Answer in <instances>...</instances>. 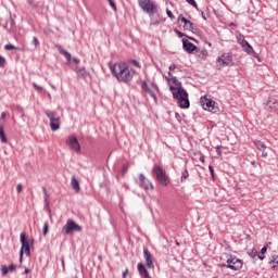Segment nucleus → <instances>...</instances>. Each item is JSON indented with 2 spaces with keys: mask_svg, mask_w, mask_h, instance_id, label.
<instances>
[{
  "mask_svg": "<svg viewBox=\"0 0 278 278\" xmlns=\"http://www.w3.org/2000/svg\"><path fill=\"white\" fill-rule=\"evenodd\" d=\"M166 12H167V16H169V18H173V12L168 9L166 10Z\"/></svg>",
  "mask_w": 278,
  "mask_h": 278,
  "instance_id": "nucleus-44",
  "label": "nucleus"
},
{
  "mask_svg": "<svg viewBox=\"0 0 278 278\" xmlns=\"http://www.w3.org/2000/svg\"><path fill=\"white\" fill-rule=\"evenodd\" d=\"M5 116H7L5 112H2L0 118L3 121L5 119Z\"/></svg>",
  "mask_w": 278,
  "mask_h": 278,
  "instance_id": "nucleus-47",
  "label": "nucleus"
},
{
  "mask_svg": "<svg viewBox=\"0 0 278 278\" xmlns=\"http://www.w3.org/2000/svg\"><path fill=\"white\" fill-rule=\"evenodd\" d=\"M267 249H268L267 247H263L261 249V255H264L266 253Z\"/></svg>",
  "mask_w": 278,
  "mask_h": 278,
  "instance_id": "nucleus-43",
  "label": "nucleus"
},
{
  "mask_svg": "<svg viewBox=\"0 0 278 278\" xmlns=\"http://www.w3.org/2000/svg\"><path fill=\"white\" fill-rule=\"evenodd\" d=\"M33 45H34V47H38L40 45V41L38 40L37 37L33 38Z\"/></svg>",
  "mask_w": 278,
  "mask_h": 278,
  "instance_id": "nucleus-37",
  "label": "nucleus"
},
{
  "mask_svg": "<svg viewBox=\"0 0 278 278\" xmlns=\"http://www.w3.org/2000/svg\"><path fill=\"white\" fill-rule=\"evenodd\" d=\"M67 147L72 149L73 151H76V153H79L81 151V146L79 144V141L77 140V137L75 135H72L66 140Z\"/></svg>",
  "mask_w": 278,
  "mask_h": 278,
  "instance_id": "nucleus-14",
  "label": "nucleus"
},
{
  "mask_svg": "<svg viewBox=\"0 0 278 278\" xmlns=\"http://www.w3.org/2000/svg\"><path fill=\"white\" fill-rule=\"evenodd\" d=\"M178 23H180V25H182L184 29H186L187 31H195L197 30V26H194V23L190 22L184 15L178 16Z\"/></svg>",
  "mask_w": 278,
  "mask_h": 278,
  "instance_id": "nucleus-13",
  "label": "nucleus"
},
{
  "mask_svg": "<svg viewBox=\"0 0 278 278\" xmlns=\"http://www.w3.org/2000/svg\"><path fill=\"white\" fill-rule=\"evenodd\" d=\"M4 49H5V51H14V50H16V47L13 45H5Z\"/></svg>",
  "mask_w": 278,
  "mask_h": 278,
  "instance_id": "nucleus-31",
  "label": "nucleus"
},
{
  "mask_svg": "<svg viewBox=\"0 0 278 278\" xmlns=\"http://www.w3.org/2000/svg\"><path fill=\"white\" fill-rule=\"evenodd\" d=\"M200 103L203 108V110H206L207 112H218V106H216V102L212 100V98H208L206 96L201 97Z\"/></svg>",
  "mask_w": 278,
  "mask_h": 278,
  "instance_id": "nucleus-7",
  "label": "nucleus"
},
{
  "mask_svg": "<svg viewBox=\"0 0 278 278\" xmlns=\"http://www.w3.org/2000/svg\"><path fill=\"white\" fill-rule=\"evenodd\" d=\"M0 140L4 144L8 142V138L5 137V132L3 131V125H0Z\"/></svg>",
  "mask_w": 278,
  "mask_h": 278,
  "instance_id": "nucleus-26",
  "label": "nucleus"
},
{
  "mask_svg": "<svg viewBox=\"0 0 278 278\" xmlns=\"http://www.w3.org/2000/svg\"><path fill=\"white\" fill-rule=\"evenodd\" d=\"M253 143L258 151H262V157H268V152H266V143L261 140H254Z\"/></svg>",
  "mask_w": 278,
  "mask_h": 278,
  "instance_id": "nucleus-18",
  "label": "nucleus"
},
{
  "mask_svg": "<svg viewBox=\"0 0 278 278\" xmlns=\"http://www.w3.org/2000/svg\"><path fill=\"white\" fill-rule=\"evenodd\" d=\"M20 242L22 244V248L20 250L21 260H23L24 253H25V255H27V257H29V255H31V252L29 251V247H31V244H34V239H27L25 232H21Z\"/></svg>",
  "mask_w": 278,
  "mask_h": 278,
  "instance_id": "nucleus-3",
  "label": "nucleus"
},
{
  "mask_svg": "<svg viewBox=\"0 0 278 278\" xmlns=\"http://www.w3.org/2000/svg\"><path fill=\"white\" fill-rule=\"evenodd\" d=\"M243 51L248 53V55H253L255 53V50H253V46L249 43V41H244V43L241 45Z\"/></svg>",
  "mask_w": 278,
  "mask_h": 278,
  "instance_id": "nucleus-21",
  "label": "nucleus"
},
{
  "mask_svg": "<svg viewBox=\"0 0 278 278\" xmlns=\"http://www.w3.org/2000/svg\"><path fill=\"white\" fill-rule=\"evenodd\" d=\"M135 65L138 66V67L140 66V64H138V62H136V61H135Z\"/></svg>",
  "mask_w": 278,
  "mask_h": 278,
  "instance_id": "nucleus-54",
  "label": "nucleus"
},
{
  "mask_svg": "<svg viewBox=\"0 0 278 278\" xmlns=\"http://www.w3.org/2000/svg\"><path fill=\"white\" fill-rule=\"evenodd\" d=\"M230 62H233V56L231 55V53L224 52L216 59V68L218 71H223L225 66H229Z\"/></svg>",
  "mask_w": 278,
  "mask_h": 278,
  "instance_id": "nucleus-6",
  "label": "nucleus"
},
{
  "mask_svg": "<svg viewBox=\"0 0 278 278\" xmlns=\"http://www.w3.org/2000/svg\"><path fill=\"white\" fill-rule=\"evenodd\" d=\"M226 268H230V270H240L242 268V260L237 258L236 256H229L227 258V265L223 264Z\"/></svg>",
  "mask_w": 278,
  "mask_h": 278,
  "instance_id": "nucleus-11",
  "label": "nucleus"
},
{
  "mask_svg": "<svg viewBox=\"0 0 278 278\" xmlns=\"http://www.w3.org/2000/svg\"><path fill=\"white\" fill-rule=\"evenodd\" d=\"M173 71H175V65H170L169 72L167 74H164L163 77L166 84L169 86V90L173 97H175V76H173Z\"/></svg>",
  "mask_w": 278,
  "mask_h": 278,
  "instance_id": "nucleus-9",
  "label": "nucleus"
},
{
  "mask_svg": "<svg viewBox=\"0 0 278 278\" xmlns=\"http://www.w3.org/2000/svg\"><path fill=\"white\" fill-rule=\"evenodd\" d=\"M195 52L198 53L197 54L198 62H205V60H207L208 52L206 49L200 50L198 48V50H195Z\"/></svg>",
  "mask_w": 278,
  "mask_h": 278,
  "instance_id": "nucleus-20",
  "label": "nucleus"
},
{
  "mask_svg": "<svg viewBox=\"0 0 278 278\" xmlns=\"http://www.w3.org/2000/svg\"><path fill=\"white\" fill-rule=\"evenodd\" d=\"M237 40L239 42V45H244L247 39H244L242 34L237 35Z\"/></svg>",
  "mask_w": 278,
  "mask_h": 278,
  "instance_id": "nucleus-29",
  "label": "nucleus"
},
{
  "mask_svg": "<svg viewBox=\"0 0 278 278\" xmlns=\"http://www.w3.org/2000/svg\"><path fill=\"white\" fill-rule=\"evenodd\" d=\"M108 2L110 3V5H111V8H112L113 10H116V4L114 3V1L108 0Z\"/></svg>",
  "mask_w": 278,
  "mask_h": 278,
  "instance_id": "nucleus-40",
  "label": "nucleus"
},
{
  "mask_svg": "<svg viewBox=\"0 0 278 278\" xmlns=\"http://www.w3.org/2000/svg\"><path fill=\"white\" fill-rule=\"evenodd\" d=\"M137 184L143 190H153V184H151V181L146 176H143V174L139 175Z\"/></svg>",
  "mask_w": 278,
  "mask_h": 278,
  "instance_id": "nucleus-15",
  "label": "nucleus"
},
{
  "mask_svg": "<svg viewBox=\"0 0 278 278\" xmlns=\"http://www.w3.org/2000/svg\"><path fill=\"white\" fill-rule=\"evenodd\" d=\"M265 110L267 112H277L278 111V101L275 98H269L265 103Z\"/></svg>",
  "mask_w": 278,
  "mask_h": 278,
  "instance_id": "nucleus-17",
  "label": "nucleus"
},
{
  "mask_svg": "<svg viewBox=\"0 0 278 278\" xmlns=\"http://www.w3.org/2000/svg\"><path fill=\"white\" fill-rule=\"evenodd\" d=\"M269 266H270V268H278V255L277 254L271 255V257L269 258Z\"/></svg>",
  "mask_w": 278,
  "mask_h": 278,
  "instance_id": "nucleus-23",
  "label": "nucleus"
},
{
  "mask_svg": "<svg viewBox=\"0 0 278 278\" xmlns=\"http://www.w3.org/2000/svg\"><path fill=\"white\" fill-rule=\"evenodd\" d=\"M46 116L50 121L51 131H58V129H60V116L55 115V112L52 111H46Z\"/></svg>",
  "mask_w": 278,
  "mask_h": 278,
  "instance_id": "nucleus-8",
  "label": "nucleus"
},
{
  "mask_svg": "<svg viewBox=\"0 0 278 278\" xmlns=\"http://www.w3.org/2000/svg\"><path fill=\"white\" fill-rule=\"evenodd\" d=\"M33 87L35 88V90L37 91V92H42V90H43V88L42 87H40L38 84H36V83H33Z\"/></svg>",
  "mask_w": 278,
  "mask_h": 278,
  "instance_id": "nucleus-32",
  "label": "nucleus"
},
{
  "mask_svg": "<svg viewBox=\"0 0 278 278\" xmlns=\"http://www.w3.org/2000/svg\"><path fill=\"white\" fill-rule=\"evenodd\" d=\"M216 153L217 155H223V152L220 151V146L216 147Z\"/></svg>",
  "mask_w": 278,
  "mask_h": 278,
  "instance_id": "nucleus-41",
  "label": "nucleus"
},
{
  "mask_svg": "<svg viewBox=\"0 0 278 278\" xmlns=\"http://www.w3.org/2000/svg\"><path fill=\"white\" fill-rule=\"evenodd\" d=\"M188 177H190V174L188 173V169H185L181 174L180 181L184 184V181H186V179H188Z\"/></svg>",
  "mask_w": 278,
  "mask_h": 278,
  "instance_id": "nucleus-28",
  "label": "nucleus"
},
{
  "mask_svg": "<svg viewBox=\"0 0 278 278\" xmlns=\"http://www.w3.org/2000/svg\"><path fill=\"white\" fill-rule=\"evenodd\" d=\"M175 99L180 110H188L190 108V98L188 91L181 85V81L175 80Z\"/></svg>",
  "mask_w": 278,
  "mask_h": 278,
  "instance_id": "nucleus-2",
  "label": "nucleus"
},
{
  "mask_svg": "<svg viewBox=\"0 0 278 278\" xmlns=\"http://www.w3.org/2000/svg\"><path fill=\"white\" fill-rule=\"evenodd\" d=\"M111 73L122 84H129L136 75V71L127 63H115L111 66Z\"/></svg>",
  "mask_w": 278,
  "mask_h": 278,
  "instance_id": "nucleus-1",
  "label": "nucleus"
},
{
  "mask_svg": "<svg viewBox=\"0 0 278 278\" xmlns=\"http://www.w3.org/2000/svg\"><path fill=\"white\" fill-rule=\"evenodd\" d=\"M127 273H129V270H125V271H123V275H122V278H127Z\"/></svg>",
  "mask_w": 278,
  "mask_h": 278,
  "instance_id": "nucleus-46",
  "label": "nucleus"
},
{
  "mask_svg": "<svg viewBox=\"0 0 278 278\" xmlns=\"http://www.w3.org/2000/svg\"><path fill=\"white\" fill-rule=\"evenodd\" d=\"M76 74L78 77H88V73L86 72V67H76Z\"/></svg>",
  "mask_w": 278,
  "mask_h": 278,
  "instance_id": "nucleus-25",
  "label": "nucleus"
},
{
  "mask_svg": "<svg viewBox=\"0 0 278 278\" xmlns=\"http://www.w3.org/2000/svg\"><path fill=\"white\" fill-rule=\"evenodd\" d=\"M64 236H70L73 231H81V226L77 225L73 219H67L62 229Z\"/></svg>",
  "mask_w": 278,
  "mask_h": 278,
  "instance_id": "nucleus-10",
  "label": "nucleus"
},
{
  "mask_svg": "<svg viewBox=\"0 0 278 278\" xmlns=\"http://www.w3.org/2000/svg\"><path fill=\"white\" fill-rule=\"evenodd\" d=\"M141 88L142 90H144V92H147L148 94H150V97H152V99L156 102L157 101V97L155 96L157 92V86L155 84H151L148 85L147 81H141Z\"/></svg>",
  "mask_w": 278,
  "mask_h": 278,
  "instance_id": "nucleus-12",
  "label": "nucleus"
},
{
  "mask_svg": "<svg viewBox=\"0 0 278 278\" xmlns=\"http://www.w3.org/2000/svg\"><path fill=\"white\" fill-rule=\"evenodd\" d=\"M189 5H192L193 8H197V1L194 0H186Z\"/></svg>",
  "mask_w": 278,
  "mask_h": 278,
  "instance_id": "nucleus-38",
  "label": "nucleus"
},
{
  "mask_svg": "<svg viewBox=\"0 0 278 278\" xmlns=\"http://www.w3.org/2000/svg\"><path fill=\"white\" fill-rule=\"evenodd\" d=\"M1 271H2L3 276H5V275H8V273H10L9 269H8V266H5V265L1 266Z\"/></svg>",
  "mask_w": 278,
  "mask_h": 278,
  "instance_id": "nucleus-33",
  "label": "nucleus"
},
{
  "mask_svg": "<svg viewBox=\"0 0 278 278\" xmlns=\"http://www.w3.org/2000/svg\"><path fill=\"white\" fill-rule=\"evenodd\" d=\"M176 118H179V113H175Z\"/></svg>",
  "mask_w": 278,
  "mask_h": 278,
  "instance_id": "nucleus-53",
  "label": "nucleus"
},
{
  "mask_svg": "<svg viewBox=\"0 0 278 278\" xmlns=\"http://www.w3.org/2000/svg\"><path fill=\"white\" fill-rule=\"evenodd\" d=\"M16 192H17V194H21L23 192V185L22 184H18L16 186Z\"/></svg>",
  "mask_w": 278,
  "mask_h": 278,
  "instance_id": "nucleus-36",
  "label": "nucleus"
},
{
  "mask_svg": "<svg viewBox=\"0 0 278 278\" xmlns=\"http://www.w3.org/2000/svg\"><path fill=\"white\" fill-rule=\"evenodd\" d=\"M190 40H194V38L190 37Z\"/></svg>",
  "mask_w": 278,
  "mask_h": 278,
  "instance_id": "nucleus-55",
  "label": "nucleus"
},
{
  "mask_svg": "<svg viewBox=\"0 0 278 278\" xmlns=\"http://www.w3.org/2000/svg\"><path fill=\"white\" fill-rule=\"evenodd\" d=\"M182 49L186 53H194V51H199V47L190 42L188 39H182Z\"/></svg>",
  "mask_w": 278,
  "mask_h": 278,
  "instance_id": "nucleus-16",
  "label": "nucleus"
},
{
  "mask_svg": "<svg viewBox=\"0 0 278 278\" xmlns=\"http://www.w3.org/2000/svg\"><path fill=\"white\" fill-rule=\"evenodd\" d=\"M71 186H72L73 190H75L76 192H79V190H80L79 181L77 180V178H75V176L72 177Z\"/></svg>",
  "mask_w": 278,
  "mask_h": 278,
  "instance_id": "nucleus-24",
  "label": "nucleus"
},
{
  "mask_svg": "<svg viewBox=\"0 0 278 278\" xmlns=\"http://www.w3.org/2000/svg\"><path fill=\"white\" fill-rule=\"evenodd\" d=\"M176 244H179V242H176Z\"/></svg>",
  "mask_w": 278,
  "mask_h": 278,
  "instance_id": "nucleus-56",
  "label": "nucleus"
},
{
  "mask_svg": "<svg viewBox=\"0 0 278 278\" xmlns=\"http://www.w3.org/2000/svg\"><path fill=\"white\" fill-rule=\"evenodd\" d=\"M137 268H138V270H139V275H146V273H148L147 271V268L144 267V265L142 264V263H139L138 265H137Z\"/></svg>",
  "mask_w": 278,
  "mask_h": 278,
  "instance_id": "nucleus-27",
  "label": "nucleus"
},
{
  "mask_svg": "<svg viewBox=\"0 0 278 278\" xmlns=\"http://www.w3.org/2000/svg\"><path fill=\"white\" fill-rule=\"evenodd\" d=\"M264 257H265V256H264V254H262V253L258 255V258H260V260H264Z\"/></svg>",
  "mask_w": 278,
  "mask_h": 278,
  "instance_id": "nucleus-52",
  "label": "nucleus"
},
{
  "mask_svg": "<svg viewBox=\"0 0 278 278\" xmlns=\"http://www.w3.org/2000/svg\"><path fill=\"white\" fill-rule=\"evenodd\" d=\"M127 168H129V166H128V165H124V166H123V170H124V173H125V172H127Z\"/></svg>",
  "mask_w": 278,
  "mask_h": 278,
  "instance_id": "nucleus-49",
  "label": "nucleus"
},
{
  "mask_svg": "<svg viewBox=\"0 0 278 278\" xmlns=\"http://www.w3.org/2000/svg\"><path fill=\"white\" fill-rule=\"evenodd\" d=\"M7 268H8L9 273H14V270H16V265L11 264Z\"/></svg>",
  "mask_w": 278,
  "mask_h": 278,
  "instance_id": "nucleus-34",
  "label": "nucleus"
},
{
  "mask_svg": "<svg viewBox=\"0 0 278 278\" xmlns=\"http://www.w3.org/2000/svg\"><path fill=\"white\" fill-rule=\"evenodd\" d=\"M143 256H144L148 268H154L153 257L151 256V253L149 252V250L146 248L143 249Z\"/></svg>",
  "mask_w": 278,
  "mask_h": 278,
  "instance_id": "nucleus-19",
  "label": "nucleus"
},
{
  "mask_svg": "<svg viewBox=\"0 0 278 278\" xmlns=\"http://www.w3.org/2000/svg\"><path fill=\"white\" fill-rule=\"evenodd\" d=\"M208 170L211 173L212 179H214V167H212V165L208 166Z\"/></svg>",
  "mask_w": 278,
  "mask_h": 278,
  "instance_id": "nucleus-39",
  "label": "nucleus"
},
{
  "mask_svg": "<svg viewBox=\"0 0 278 278\" xmlns=\"http://www.w3.org/2000/svg\"><path fill=\"white\" fill-rule=\"evenodd\" d=\"M251 164H252V166H253L254 168L257 166V162H255V161H252Z\"/></svg>",
  "mask_w": 278,
  "mask_h": 278,
  "instance_id": "nucleus-48",
  "label": "nucleus"
},
{
  "mask_svg": "<svg viewBox=\"0 0 278 278\" xmlns=\"http://www.w3.org/2000/svg\"><path fill=\"white\" fill-rule=\"evenodd\" d=\"M24 275H29V269H28V268H26V269L24 270Z\"/></svg>",
  "mask_w": 278,
  "mask_h": 278,
  "instance_id": "nucleus-51",
  "label": "nucleus"
},
{
  "mask_svg": "<svg viewBox=\"0 0 278 278\" xmlns=\"http://www.w3.org/2000/svg\"><path fill=\"white\" fill-rule=\"evenodd\" d=\"M199 160L202 164H205V156L201 155Z\"/></svg>",
  "mask_w": 278,
  "mask_h": 278,
  "instance_id": "nucleus-45",
  "label": "nucleus"
},
{
  "mask_svg": "<svg viewBox=\"0 0 278 278\" xmlns=\"http://www.w3.org/2000/svg\"><path fill=\"white\" fill-rule=\"evenodd\" d=\"M47 233H49V223L48 222H46L43 224V229H42V235L47 236Z\"/></svg>",
  "mask_w": 278,
  "mask_h": 278,
  "instance_id": "nucleus-30",
  "label": "nucleus"
},
{
  "mask_svg": "<svg viewBox=\"0 0 278 278\" xmlns=\"http://www.w3.org/2000/svg\"><path fill=\"white\" fill-rule=\"evenodd\" d=\"M139 8L143 10L149 16H153V14H157V5H155L154 1L151 0H138Z\"/></svg>",
  "mask_w": 278,
  "mask_h": 278,
  "instance_id": "nucleus-5",
  "label": "nucleus"
},
{
  "mask_svg": "<svg viewBox=\"0 0 278 278\" xmlns=\"http://www.w3.org/2000/svg\"><path fill=\"white\" fill-rule=\"evenodd\" d=\"M3 66H5V58L0 55V68H3Z\"/></svg>",
  "mask_w": 278,
  "mask_h": 278,
  "instance_id": "nucleus-35",
  "label": "nucleus"
},
{
  "mask_svg": "<svg viewBox=\"0 0 278 278\" xmlns=\"http://www.w3.org/2000/svg\"><path fill=\"white\" fill-rule=\"evenodd\" d=\"M56 49L59 50V53H61V55H64V58H66L67 62H71L72 56L68 51L64 50L62 46H56Z\"/></svg>",
  "mask_w": 278,
  "mask_h": 278,
  "instance_id": "nucleus-22",
  "label": "nucleus"
},
{
  "mask_svg": "<svg viewBox=\"0 0 278 278\" xmlns=\"http://www.w3.org/2000/svg\"><path fill=\"white\" fill-rule=\"evenodd\" d=\"M73 60H74V62H75L76 64H79V59L74 58Z\"/></svg>",
  "mask_w": 278,
  "mask_h": 278,
  "instance_id": "nucleus-50",
  "label": "nucleus"
},
{
  "mask_svg": "<svg viewBox=\"0 0 278 278\" xmlns=\"http://www.w3.org/2000/svg\"><path fill=\"white\" fill-rule=\"evenodd\" d=\"M152 173L155 175L161 186H168V184H170L168 176L166 175V170H164V168H162L160 165L155 164L153 166Z\"/></svg>",
  "mask_w": 278,
  "mask_h": 278,
  "instance_id": "nucleus-4",
  "label": "nucleus"
},
{
  "mask_svg": "<svg viewBox=\"0 0 278 278\" xmlns=\"http://www.w3.org/2000/svg\"><path fill=\"white\" fill-rule=\"evenodd\" d=\"M176 34L179 38H184V36H186L184 33L176 30Z\"/></svg>",
  "mask_w": 278,
  "mask_h": 278,
  "instance_id": "nucleus-42",
  "label": "nucleus"
}]
</instances>
